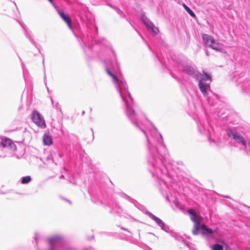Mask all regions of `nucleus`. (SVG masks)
Instances as JSON below:
<instances>
[{
	"label": "nucleus",
	"instance_id": "nucleus-26",
	"mask_svg": "<svg viewBox=\"0 0 250 250\" xmlns=\"http://www.w3.org/2000/svg\"><path fill=\"white\" fill-rule=\"evenodd\" d=\"M35 240L36 241V244H37L38 242V234L37 233H35Z\"/></svg>",
	"mask_w": 250,
	"mask_h": 250
},
{
	"label": "nucleus",
	"instance_id": "nucleus-28",
	"mask_svg": "<svg viewBox=\"0 0 250 250\" xmlns=\"http://www.w3.org/2000/svg\"><path fill=\"white\" fill-rule=\"evenodd\" d=\"M245 84H246V82H245V83H244V85H243L242 86V89H244V90L245 91V92H247V91H246V90L245 89V86H244V85H245Z\"/></svg>",
	"mask_w": 250,
	"mask_h": 250
},
{
	"label": "nucleus",
	"instance_id": "nucleus-11",
	"mask_svg": "<svg viewBox=\"0 0 250 250\" xmlns=\"http://www.w3.org/2000/svg\"><path fill=\"white\" fill-rule=\"evenodd\" d=\"M32 121L38 126L44 128L46 127V124L43 117L37 110H34L31 114Z\"/></svg>",
	"mask_w": 250,
	"mask_h": 250
},
{
	"label": "nucleus",
	"instance_id": "nucleus-22",
	"mask_svg": "<svg viewBox=\"0 0 250 250\" xmlns=\"http://www.w3.org/2000/svg\"><path fill=\"white\" fill-rule=\"evenodd\" d=\"M212 250H223L224 247L223 245L218 243H215L212 246Z\"/></svg>",
	"mask_w": 250,
	"mask_h": 250
},
{
	"label": "nucleus",
	"instance_id": "nucleus-25",
	"mask_svg": "<svg viewBox=\"0 0 250 250\" xmlns=\"http://www.w3.org/2000/svg\"><path fill=\"white\" fill-rule=\"evenodd\" d=\"M111 49V51H112V53H113V56H114V58H115V61H116V63H117V64H118V62H117V61L116 55V54H115V52H114V51L113 50V49Z\"/></svg>",
	"mask_w": 250,
	"mask_h": 250
},
{
	"label": "nucleus",
	"instance_id": "nucleus-35",
	"mask_svg": "<svg viewBox=\"0 0 250 250\" xmlns=\"http://www.w3.org/2000/svg\"><path fill=\"white\" fill-rule=\"evenodd\" d=\"M84 114V111H83V112H82V115H83Z\"/></svg>",
	"mask_w": 250,
	"mask_h": 250
},
{
	"label": "nucleus",
	"instance_id": "nucleus-24",
	"mask_svg": "<svg viewBox=\"0 0 250 250\" xmlns=\"http://www.w3.org/2000/svg\"><path fill=\"white\" fill-rule=\"evenodd\" d=\"M51 103H52V105L53 106V107H55L57 109L60 108V107H58V106L59 105L58 103H56L55 104H54L53 100L52 98H51Z\"/></svg>",
	"mask_w": 250,
	"mask_h": 250
},
{
	"label": "nucleus",
	"instance_id": "nucleus-6",
	"mask_svg": "<svg viewBox=\"0 0 250 250\" xmlns=\"http://www.w3.org/2000/svg\"><path fill=\"white\" fill-rule=\"evenodd\" d=\"M17 149L16 145L8 138L0 137V157H4Z\"/></svg>",
	"mask_w": 250,
	"mask_h": 250
},
{
	"label": "nucleus",
	"instance_id": "nucleus-29",
	"mask_svg": "<svg viewBox=\"0 0 250 250\" xmlns=\"http://www.w3.org/2000/svg\"><path fill=\"white\" fill-rule=\"evenodd\" d=\"M83 250H95L93 248L90 247L89 249H84Z\"/></svg>",
	"mask_w": 250,
	"mask_h": 250
},
{
	"label": "nucleus",
	"instance_id": "nucleus-27",
	"mask_svg": "<svg viewBox=\"0 0 250 250\" xmlns=\"http://www.w3.org/2000/svg\"><path fill=\"white\" fill-rule=\"evenodd\" d=\"M121 229H122L126 231H127V232H128L130 233V231H129L127 229H126V228H124V227H121Z\"/></svg>",
	"mask_w": 250,
	"mask_h": 250
},
{
	"label": "nucleus",
	"instance_id": "nucleus-17",
	"mask_svg": "<svg viewBox=\"0 0 250 250\" xmlns=\"http://www.w3.org/2000/svg\"><path fill=\"white\" fill-rule=\"evenodd\" d=\"M58 13L60 17L64 20V21L67 23L68 27L70 29H72L71 25V20L70 18L67 15H65L62 11H58Z\"/></svg>",
	"mask_w": 250,
	"mask_h": 250
},
{
	"label": "nucleus",
	"instance_id": "nucleus-19",
	"mask_svg": "<svg viewBox=\"0 0 250 250\" xmlns=\"http://www.w3.org/2000/svg\"><path fill=\"white\" fill-rule=\"evenodd\" d=\"M31 181V177L30 176L22 177L21 179V182L22 184H27Z\"/></svg>",
	"mask_w": 250,
	"mask_h": 250
},
{
	"label": "nucleus",
	"instance_id": "nucleus-33",
	"mask_svg": "<svg viewBox=\"0 0 250 250\" xmlns=\"http://www.w3.org/2000/svg\"><path fill=\"white\" fill-rule=\"evenodd\" d=\"M206 55H207V56H208V55H209V54H208V51H206Z\"/></svg>",
	"mask_w": 250,
	"mask_h": 250
},
{
	"label": "nucleus",
	"instance_id": "nucleus-14",
	"mask_svg": "<svg viewBox=\"0 0 250 250\" xmlns=\"http://www.w3.org/2000/svg\"><path fill=\"white\" fill-rule=\"evenodd\" d=\"M18 22L20 23V24L21 25V27L23 28V29L24 30V35L25 36V37L30 41L31 43L34 46H35L36 47H37L36 42L33 39L31 32L30 31L28 30L25 27L24 24L22 22H21L20 21H19Z\"/></svg>",
	"mask_w": 250,
	"mask_h": 250
},
{
	"label": "nucleus",
	"instance_id": "nucleus-3",
	"mask_svg": "<svg viewBox=\"0 0 250 250\" xmlns=\"http://www.w3.org/2000/svg\"><path fill=\"white\" fill-rule=\"evenodd\" d=\"M87 29L88 34H83L80 37V40H79L85 53L87 50L91 51L94 44H97L99 42L93 40L94 36L98 34V27L92 24L91 27L87 25Z\"/></svg>",
	"mask_w": 250,
	"mask_h": 250
},
{
	"label": "nucleus",
	"instance_id": "nucleus-12",
	"mask_svg": "<svg viewBox=\"0 0 250 250\" xmlns=\"http://www.w3.org/2000/svg\"><path fill=\"white\" fill-rule=\"evenodd\" d=\"M141 20L149 31L151 32L154 35H157L158 33V28L154 26V24L146 16L145 14L142 15Z\"/></svg>",
	"mask_w": 250,
	"mask_h": 250
},
{
	"label": "nucleus",
	"instance_id": "nucleus-39",
	"mask_svg": "<svg viewBox=\"0 0 250 250\" xmlns=\"http://www.w3.org/2000/svg\"><path fill=\"white\" fill-rule=\"evenodd\" d=\"M67 201L70 203V201L69 200H67Z\"/></svg>",
	"mask_w": 250,
	"mask_h": 250
},
{
	"label": "nucleus",
	"instance_id": "nucleus-1",
	"mask_svg": "<svg viewBox=\"0 0 250 250\" xmlns=\"http://www.w3.org/2000/svg\"><path fill=\"white\" fill-rule=\"evenodd\" d=\"M106 73L110 76L115 83L117 90L124 102L125 113L132 124L141 130L146 136L147 142L148 152L146 161L149 171H170L172 164L169 161V155L163 143L162 136L158 132L148 137L142 128L140 120V114L135 110L133 99L128 91V87L124 80H119L107 67Z\"/></svg>",
	"mask_w": 250,
	"mask_h": 250
},
{
	"label": "nucleus",
	"instance_id": "nucleus-7",
	"mask_svg": "<svg viewBox=\"0 0 250 250\" xmlns=\"http://www.w3.org/2000/svg\"><path fill=\"white\" fill-rule=\"evenodd\" d=\"M226 133L231 140H233L237 144L243 146L246 148H248L247 139L235 128L227 129Z\"/></svg>",
	"mask_w": 250,
	"mask_h": 250
},
{
	"label": "nucleus",
	"instance_id": "nucleus-37",
	"mask_svg": "<svg viewBox=\"0 0 250 250\" xmlns=\"http://www.w3.org/2000/svg\"><path fill=\"white\" fill-rule=\"evenodd\" d=\"M159 61H160V62H161V63L162 64V62H161V60H159Z\"/></svg>",
	"mask_w": 250,
	"mask_h": 250
},
{
	"label": "nucleus",
	"instance_id": "nucleus-5",
	"mask_svg": "<svg viewBox=\"0 0 250 250\" xmlns=\"http://www.w3.org/2000/svg\"><path fill=\"white\" fill-rule=\"evenodd\" d=\"M203 75L196 82H198L199 88L204 97L208 96L212 91L210 89V83L212 81L211 76L207 72L203 71Z\"/></svg>",
	"mask_w": 250,
	"mask_h": 250
},
{
	"label": "nucleus",
	"instance_id": "nucleus-13",
	"mask_svg": "<svg viewBox=\"0 0 250 250\" xmlns=\"http://www.w3.org/2000/svg\"><path fill=\"white\" fill-rule=\"evenodd\" d=\"M146 214H147L149 218L154 221L161 228V229L167 233H169V227L165 224V223L159 218L153 215L152 213L146 211Z\"/></svg>",
	"mask_w": 250,
	"mask_h": 250
},
{
	"label": "nucleus",
	"instance_id": "nucleus-23",
	"mask_svg": "<svg viewBox=\"0 0 250 250\" xmlns=\"http://www.w3.org/2000/svg\"><path fill=\"white\" fill-rule=\"evenodd\" d=\"M113 8L115 9V11L117 13V14L119 15L121 17H124L125 15L122 10H121L120 9L116 7H115Z\"/></svg>",
	"mask_w": 250,
	"mask_h": 250
},
{
	"label": "nucleus",
	"instance_id": "nucleus-16",
	"mask_svg": "<svg viewBox=\"0 0 250 250\" xmlns=\"http://www.w3.org/2000/svg\"><path fill=\"white\" fill-rule=\"evenodd\" d=\"M169 233H170V235L172 237H173V238H174V239L177 240V241H181V243H182L184 245H185L187 247H188L189 250H193V247L192 246V244L189 243V242H188L187 241H186L185 240H184V239H182V240H181L178 237H177V235L174 233H173L171 232V230L169 229Z\"/></svg>",
	"mask_w": 250,
	"mask_h": 250
},
{
	"label": "nucleus",
	"instance_id": "nucleus-31",
	"mask_svg": "<svg viewBox=\"0 0 250 250\" xmlns=\"http://www.w3.org/2000/svg\"><path fill=\"white\" fill-rule=\"evenodd\" d=\"M49 2L53 4V0H48Z\"/></svg>",
	"mask_w": 250,
	"mask_h": 250
},
{
	"label": "nucleus",
	"instance_id": "nucleus-34",
	"mask_svg": "<svg viewBox=\"0 0 250 250\" xmlns=\"http://www.w3.org/2000/svg\"><path fill=\"white\" fill-rule=\"evenodd\" d=\"M153 127H154V129H155V130L157 131V129L155 126H154Z\"/></svg>",
	"mask_w": 250,
	"mask_h": 250
},
{
	"label": "nucleus",
	"instance_id": "nucleus-9",
	"mask_svg": "<svg viewBox=\"0 0 250 250\" xmlns=\"http://www.w3.org/2000/svg\"><path fill=\"white\" fill-rule=\"evenodd\" d=\"M202 38L204 43L207 46L217 51H220L222 50L220 43L211 36L205 34L203 35Z\"/></svg>",
	"mask_w": 250,
	"mask_h": 250
},
{
	"label": "nucleus",
	"instance_id": "nucleus-10",
	"mask_svg": "<svg viewBox=\"0 0 250 250\" xmlns=\"http://www.w3.org/2000/svg\"><path fill=\"white\" fill-rule=\"evenodd\" d=\"M182 70L185 73L194 79L195 81L199 80L203 75V73L202 74L196 68L188 65H184Z\"/></svg>",
	"mask_w": 250,
	"mask_h": 250
},
{
	"label": "nucleus",
	"instance_id": "nucleus-20",
	"mask_svg": "<svg viewBox=\"0 0 250 250\" xmlns=\"http://www.w3.org/2000/svg\"><path fill=\"white\" fill-rule=\"evenodd\" d=\"M120 195L122 198L126 199L127 200H128V201H130V202L133 203L135 206H136L135 205V202H136V201L135 200L132 199L130 197H129V196L127 195L125 193H120Z\"/></svg>",
	"mask_w": 250,
	"mask_h": 250
},
{
	"label": "nucleus",
	"instance_id": "nucleus-40",
	"mask_svg": "<svg viewBox=\"0 0 250 250\" xmlns=\"http://www.w3.org/2000/svg\"><path fill=\"white\" fill-rule=\"evenodd\" d=\"M94 236H92L91 239L93 238Z\"/></svg>",
	"mask_w": 250,
	"mask_h": 250
},
{
	"label": "nucleus",
	"instance_id": "nucleus-15",
	"mask_svg": "<svg viewBox=\"0 0 250 250\" xmlns=\"http://www.w3.org/2000/svg\"><path fill=\"white\" fill-rule=\"evenodd\" d=\"M208 103L210 105H213L216 104L218 101L219 100L220 97L217 94H214L211 91L208 96L205 97Z\"/></svg>",
	"mask_w": 250,
	"mask_h": 250
},
{
	"label": "nucleus",
	"instance_id": "nucleus-36",
	"mask_svg": "<svg viewBox=\"0 0 250 250\" xmlns=\"http://www.w3.org/2000/svg\"><path fill=\"white\" fill-rule=\"evenodd\" d=\"M46 79V76H45H45H44V79ZM44 81L45 82V80H44Z\"/></svg>",
	"mask_w": 250,
	"mask_h": 250
},
{
	"label": "nucleus",
	"instance_id": "nucleus-21",
	"mask_svg": "<svg viewBox=\"0 0 250 250\" xmlns=\"http://www.w3.org/2000/svg\"><path fill=\"white\" fill-rule=\"evenodd\" d=\"M183 6L185 8V9L186 10V11L189 14V15L190 16H191L192 17H196L195 13L186 4L184 3L183 4Z\"/></svg>",
	"mask_w": 250,
	"mask_h": 250
},
{
	"label": "nucleus",
	"instance_id": "nucleus-32",
	"mask_svg": "<svg viewBox=\"0 0 250 250\" xmlns=\"http://www.w3.org/2000/svg\"><path fill=\"white\" fill-rule=\"evenodd\" d=\"M60 177L62 178H64V176L62 174L60 176Z\"/></svg>",
	"mask_w": 250,
	"mask_h": 250
},
{
	"label": "nucleus",
	"instance_id": "nucleus-8",
	"mask_svg": "<svg viewBox=\"0 0 250 250\" xmlns=\"http://www.w3.org/2000/svg\"><path fill=\"white\" fill-rule=\"evenodd\" d=\"M198 130L199 133L202 134L208 133V140L210 143L216 145V141L212 139L211 133L213 132V127L210 125L207 121L204 122L199 121L197 123Z\"/></svg>",
	"mask_w": 250,
	"mask_h": 250
},
{
	"label": "nucleus",
	"instance_id": "nucleus-2",
	"mask_svg": "<svg viewBox=\"0 0 250 250\" xmlns=\"http://www.w3.org/2000/svg\"><path fill=\"white\" fill-rule=\"evenodd\" d=\"M49 245V250H77L68 245L67 238L61 234H54L47 239Z\"/></svg>",
	"mask_w": 250,
	"mask_h": 250
},
{
	"label": "nucleus",
	"instance_id": "nucleus-38",
	"mask_svg": "<svg viewBox=\"0 0 250 250\" xmlns=\"http://www.w3.org/2000/svg\"><path fill=\"white\" fill-rule=\"evenodd\" d=\"M14 4L16 6V3L15 2H14Z\"/></svg>",
	"mask_w": 250,
	"mask_h": 250
},
{
	"label": "nucleus",
	"instance_id": "nucleus-41",
	"mask_svg": "<svg viewBox=\"0 0 250 250\" xmlns=\"http://www.w3.org/2000/svg\"><path fill=\"white\" fill-rule=\"evenodd\" d=\"M60 157H62V156L61 155H60Z\"/></svg>",
	"mask_w": 250,
	"mask_h": 250
},
{
	"label": "nucleus",
	"instance_id": "nucleus-30",
	"mask_svg": "<svg viewBox=\"0 0 250 250\" xmlns=\"http://www.w3.org/2000/svg\"><path fill=\"white\" fill-rule=\"evenodd\" d=\"M166 199H167L168 201L170 202V199H169V196H168V195H167V196H166Z\"/></svg>",
	"mask_w": 250,
	"mask_h": 250
},
{
	"label": "nucleus",
	"instance_id": "nucleus-4",
	"mask_svg": "<svg viewBox=\"0 0 250 250\" xmlns=\"http://www.w3.org/2000/svg\"><path fill=\"white\" fill-rule=\"evenodd\" d=\"M190 216V219L194 223V229L192 230V233L194 235L198 234L199 230L202 229L203 233L209 236L213 232V230L204 225L201 224V218L197 216L196 211L193 209H189L188 211Z\"/></svg>",
	"mask_w": 250,
	"mask_h": 250
},
{
	"label": "nucleus",
	"instance_id": "nucleus-18",
	"mask_svg": "<svg viewBox=\"0 0 250 250\" xmlns=\"http://www.w3.org/2000/svg\"><path fill=\"white\" fill-rule=\"evenodd\" d=\"M43 142L44 145H51L53 144V139L52 137L47 133H44L43 136Z\"/></svg>",
	"mask_w": 250,
	"mask_h": 250
}]
</instances>
